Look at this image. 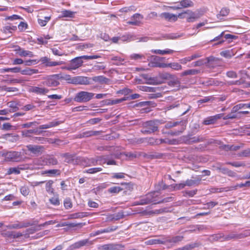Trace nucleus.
<instances>
[{
  "label": "nucleus",
  "mask_w": 250,
  "mask_h": 250,
  "mask_svg": "<svg viewBox=\"0 0 250 250\" xmlns=\"http://www.w3.org/2000/svg\"><path fill=\"white\" fill-rule=\"evenodd\" d=\"M159 195V192L153 191L147 194L145 196L142 198L139 201L135 202V205H144L149 203L160 204L164 202H167L168 200L164 199L162 200H158V196Z\"/></svg>",
  "instance_id": "nucleus-1"
},
{
  "label": "nucleus",
  "mask_w": 250,
  "mask_h": 250,
  "mask_svg": "<svg viewBox=\"0 0 250 250\" xmlns=\"http://www.w3.org/2000/svg\"><path fill=\"white\" fill-rule=\"evenodd\" d=\"M162 123L159 120H150L142 124L141 132L144 134H150L158 130L159 125Z\"/></svg>",
  "instance_id": "nucleus-2"
},
{
  "label": "nucleus",
  "mask_w": 250,
  "mask_h": 250,
  "mask_svg": "<svg viewBox=\"0 0 250 250\" xmlns=\"http://www.w3.org/2000/svg\"><path fill=\"white\" fill-rule=\"evenodd\" d=\"M94 96L93 93L82 91L76 94L74 100L78 103H86L90 101Z\"/></svg>",
  "instance_id": "nucleus-3"
},
{
  "label": "nucleus",
  "mask_w": 250,
  "mask_h": 250,
  "mask_svg": "<svg viewBox=\"0 0 250 250\" xmlns=\"http://www.w3.org/2000/svg\"><path fill=\"white\" fill-rule=\"evenodd\" d=\"M61 123V122L60 121H53L51 122L48 123L47 124L40 125L38 129H32V133L40 134L43 131L42 130H39V129H47L51 127H55L59 125Z\"/></svg>",
  "instance_id": "nucleus-4"
},
{
  "label": "nucleus",
  "mask_w": 250,
  "mask_h": 250,
  "mask_svg": "<svg viewBox=\"0 0 250 250\" xmlns=\"http://www.w3.org/2000/svg\"><path fill=\"white\" fill-rule=\"evenodd\" d=\"M5 159L10 161L18 162L21 159V152L9 151L4 154Z\"/></svg>",
  "instance_id": "nucleus-5"
},
{
  "label": "nucleus",
  "mask_w": 250,
  "mask_h": 250,
  "mask_svg": "<svg viewBox=\"0 0 250 250\" xmlns=\"http://www.w3.org/2000/svg\"><path fill=\"white\" fill-rule=\"evenodd\" d=\"M41 61L42 63L46 67H52L64 64L63 61L55 62L51 61V59L47 57H43L41 58Z\"/></svg>",
  "instance_id": "nucleus-6"
},
{
  "label": "nucleus",
  "mask_w": 250,
  "mask_h": 250,
  "mask_svg": "<svg viewBox=\"0 0 250 250\" xmlns=\"http://www.w3.org/2000/svg\"><path fill=\"white\" fill-rule=\"evenodd\" d=\"M201 181L200 179L197 180L188 179L184 183H181L175 185V188L177 189H180L184 188L186 186H192L198 184Z\"/></svg>",
  "instance_id": "nucleus-7"
},
{
  "label": "nucleus",
  "mask_w": 250,
  "mask_h": 250,
  "mask_svg": "<svg viewBox=\"0 0 250 250\" xmlns=\"http://www.w3.org/2000/svg\"><path fill=\"white\" fill-rule=\"evenodd\" d=\"M90 78L84 76H76L74 77V81H73L74 84H89L91 83L90 80Z\"/></svg>",
  "instance_id": "nucleus-8"
},
{
  "label": "nucleus",
  "mask_w": 250,
  "mask_h": 250,
  "mask_svg": "<svg viewBox=\"0 0 250 250\" xmlns=\"http://www.w3.org/2000/svg\"><path fill=\"white\" fill-rule=\"evenodd\" d=\"M83 63V61L81 60L80 57H76L70 61V63H69L70 67H69L68 69H71V70H76L81 67Z\"/></svg>",
  "instance_id": "nucleus-9"
},
{
  "label": "nucleus",
  "mask_w": 250,
  "mask_h": 250,
  "mask_svg": "<svg viewBox=\"0 0 250 250\" xmlns=\"http://www.w3.org/2000/svg\"><path fill=\"white\" fill-rule=\"evenodd\" d=\"M223 116V113L218 114L214 116H209L206 118L203 121V124L205 125H212L216 123L217 120L222 118Z\"/></svg>",
  "instance_id": "nucleus-10"
},
{
  "label": "nucleus",
  "mask_w": 250,
  "mask_h": 250,
  "mask_svg": "<svg viewBox=\"0 0 250 250\" xmlns=\"http://www.w3.org/2000/svg\"><path fill=\"white\" fill-rule=\"evenodd\" d=\"M118 229V227L117 226H111L109 227H107L106 228L101 229L100 230H97L95 232H93L90 233V236H95L99 234L104 233H109L111 232H113L116 230Z\"/></svg>",
  "instance_id": "nucleus-11"
},
{
  "label": "nucleus",
  "mask_w": 250,
  "mask_h": 250,
  "mask_svg": "<svg viewBox=\"0 0 250 250\" xmlns=\"http://www.w3.org/2000/svg\"><path fill=\"white\" fill-rule=\"evenodd\" d=\"M187 21L188 22H192L200 18V16L193 11L188 10L186 11Z\"/></svg>",
  "instance_id": "nucleus-12"
},
{
  "label": "nucleus",
  "mask_w": 250,
  "mask_h": 250,
  "mask_svg": "<svg viewBox=\"0 0 250 250\" xmlns=\"http://www.w3.org/2000/svg\"><path fill=\"white\" fill-rule=\"evenodd\" d=\"M7 105L9 107V112H14L18 110L21 106L19 102L15 101H10L7 103Z\"/></svg>",
  "instance_id": "nucleus-13"
},
{
  "label": "nucleus",
  "mask_w": 250,
  "mask_h": 250,
  "mask_svg": "<svg viewBox=\"0 0 250 250\" xmlns=\"http://www.w3.org/2000/svg\"><path fill=\"white\" fill-rule=\"evenodd\" d=\"M44 165H45L44 157L40 158H34L32 160V169L39 168Z\"/></svg>",
  "instance_id": "nucleus-14"
},
{
  "label": "nucleus",
  "mask_w": 250,
  "mask_h": 250,
  "mask_svg": "<svg viewBox=\"0 0 250 250\" xmlns=\"http://www.w3.org/2000/svg\"><path fill=\"white\" fill-rule=\"evenodd\" d=\"M101 131L89 130L84 131L80 134L77 135V138H82L85 137H89L93 136H96L100 134Z\"/></svg>",
  "instance_id": "nucleus-15"
},
{
  "label": "nucleus",
  "mask_w": 250,
  "mask_h": 250,
  "mask_svg": "<svg viewBox=\"0 0 250 250\" xmlns=\"http://www.w3.org/2000/svg\"><path fill=\"white\" fill-rule=\"evenodd\" d=\"M124 246L119 244L110 243L101 246L103 250H117L123 248Z\"/></svg>",
  "instance_id": "nucleus-16"
},
{
  "label": "nucleus",
  "mask_w": 250,
  "mask_h": 250,
  "mask_svg": "<svg viewBox=\"0 0 250 250\" xmlns=\"http://www.w3.org/2000/svg\"><path fill=\"white\" fill-rule=\"evenodd\" d=\"M29 223L17 222L13 224H9L6 226L8 229H19L22 228H25L29 225Z\"/></svg>",
  "instance_id": "nucleus-17"
},
{
  "label": "nucleus",
  "mask_w": 250,
  "mask_h": 250,
  "mask_svg": "<svg viewBox=\"0 0 250 250\" xmlns=\"http://www.w3.org/2000/svg\"><path fill=\"white\" fill-rule=\"evenodd\" d=\"M94 82L100 84H109L110 80L104 76H95L91 78Z\"/></svg>",
  "instance_id": "nucleus-18"
},
{
  "label": "nucleus",
  "mask_w": 250,
  "mask_h": 250,
  "mask_svg": "<svg viewBox=\"0 0 250 250\" xmlns=\"http://www.w3.org/2000/svg\"><path fill=\"white\" fill-rule=\"evenodd\" d=\"M44 157L45 165H56L58 163L57 159L52 155H47Z\"/></svg>",
  "instance_id": "nucleus-19"
},
{
  "label": "nucleus",
  "mask_w": 250,
  "mask_h": 250,
  "mask_svg": "<svg viewBox=\"0 0 250 250\" xmlns=\"http://www.w3.org/2000/svg\"><path fill=\"white\" fill-rule=\"evenodd\" d=\"M161 17L169 21H175L177 20V15L168 12L162 13Z\"/></svg>",
  "instance_id": "nucleus-20"
},
{
  "label": "nucleus",
  "mask_w": 250,
  "mask_h": 250,
  "mask_svg": "<svg viewBox=\"0 0 250 250\" xmlns=\"http://www.w3.org/2000/svg\"><path fill=\"white\" fill-rule=\"evenodd\" d=\"M211 58H206L205 59H200L191 63L192 66H200L206 64V62L211 61Z\"/></svg>",
  "instance_id": "nucleus-21"
},
{
  "label": "nucleus",
  "mask_w": 250,
  "mask_h": 250,
  "mask_svg": "<svg viewBox=\"0 0 250 250\" xmlns=\"http://www.w3.org/2000/svg\"><path fill=\"white\" fill-rule=\"evenodd\" d=\"M44 150V147L42 146L35 145L32 146V153L37 155L42 154Z\"/></svg>",
  "instance_id": "nucleus-22"
},
{
  "label": "nucleus",
  "mask_w": 250,
  "mask_h": 250,
  "mask_svg": "<svg viewBox=\"0 0 250 250\" xmlns=\"http://www.w3.org/2000/svg\"><path fill=\"white\" fill-rule=\"evenodd\" d=\"M152 53L157 54H160L162 55L165 54H172L174 51L169 49H167L166 50H160V49H152L151 50Z\"/></svg>",
  "instance_id": "nucleus-23"
},
{
  "label": "nucleus",
  "mask_w": 250,
  "mask_h": 250,
  "mask_svg": "<svg viewBox=\"0 0 250 250\" xmlns=\"http://www.w3.org/2000/svg\"><path fill=\"white\" fill-rule=\"evenodd\" d=\"M61 156L65 158L64 162L66 163H70L72 162L76 157V155L74 154H70L69 153H65L61 154Z\"/></svg>",
  "instance_id": "nucleus-24"
},
{
  "label": "nucleus",
  "mask_w": 250,
  "mask_h": 250,
  "mask_svg": "<svg viewBox=\"0 0 250 250\" xmlns=\"http://www.w3.org/2000/svg\"><path fill=\"white\" fill-rule=\"evenodd\" d=\"M168 187L163 182V180H161L158 182V183L155 185V191L159 192L161 190H164L167 188Z\"/></svg>",
  "instance_id": "nucleus-25"
},
{
  "label": "nucleus",
  "mask_w": 250,
  "mask_h": 250,
  "mask_svg": "<svg viewBox=\"0 0 250 250\" xmlns=\"http://www.w3.org/2000/svg\"><path fill=\"white\" fill-rule=\"evenodd\" d=\"M200 73V70L197 69H188L187 70L183 72H182L180 74L181 76H185L187 75H195Z\"/></svg>",
  "instance_id": "nucleus-26"
},
{
  "label": "nucleus",
  "mask_w": 250,
  "mask_h": 250,
  "mask_svg": "<svg viewBox=\"0 0 250 250\" xmlns=\"http://www.w3.org/2000/svg\"><path fill=\"white\" fill-rule=\"evenodd\" d=\"M90 243L88 239H83L75 243L73 245V249H79L81 247L86 245L87 244Z\"/></svg>",
  "instance_id": "nucleus-27"
},
{
  "label": "nucleus",
  "mask_w": 250,
  "mask_h": 250,
  "mask_svg": "<svg viewBox=\"0 0 250 250\" xmlns=\"http://www.w3.org/2000/svg\"><path fill=\"white\" fill-rule=\"evenodd\" d=\"M25 167H10L9 168L7 171V174H19L20 173L21 170H22L24 169H26Z\"/></svg>",
  "instance_id": "nucleus-28"
},
{
  "label": "nucleus",
  "mask_w": 250,
  "mask_h": 250,
  "mask_svg": "<svg viewBox=\"0 0 250 250\" xmlns=\"http://www.w3.org/2000/svg\"><path fill=\"white\" fill-rule=\"evenodd\" d=\"M88 213L87 212H77L72 213L69 215V219H77V218H82L88 216Z\"/></svg>",
  "instance_id": "nucleus-29"
},
{
  "label": "nucleus",
  "mask_w": 250,
  "mask_h": 250,
  "mask_svg": "<svg viewBox=\"0 0 250 250\" xmlns=\"http://www.w3.org/2000/svg\"><path fill=\"white\" fill-rule=\"evenodd\" d=\"M3 138L10 142H15L18 140L19 136L13 134H6L3 135Z\"/></svg>",
  "instance_id": "nucleus-30"
},
{
  "label": "nucleus",
  "mask_w": 250,
  "mask_h": 250,
  "mask_svg": "<svg viewBox=\"0 0 250 250\" xmlns=\"http://www.w3.org/2000/svg\"><path fill=\"white\" fill-rule=\"evenodd\" d=\"M42 174H48L49 176H53L54 175H60L61 174L60 170L59 169H49L43 171L42 172Z\"/></svg>",
  "instance_id": "nucleus-31"
},
{
  "label": "nucleus",
  "mask_w": 250,
  "mask_h": 250,
  "mask_svg": "<svg viewBox=\"0 0 250 250\" xmlns=\"http://www.w3.org/2000/svg\"><path fill=\"white\" fill-rule=\"evenodd\" d=\"M201 245L199 242H194L187 244L182 247V250H191L194 248L198 247Z\"/></svg>",
  "instance_id": "nucleus-32"
},
{
  "label": "nucleus",
  "mask_w": 250,
  "mask_h": 250,
  "mask_svg": "<svg viewBox=\"0 0 250 250\" xmlns=\"http://www.w3.org/2000/svg\"><path fill=\"white\" fill-rule=\"evenodd\" d=\"M208 58H211L212 59L211 61L206 62V65L209 68H214L217 65L218 60L212 56H210Z\"/></svg>",
  "instance_id": "nucleus-33"
},
{
  "label": "nucleus",
  "mask_w": 250,
  "mask_h": 250,
  "mask_svg": "<svg viewBox=\"0 0 250 250\" xmlns=\"http://www.w3.org/2000/svg\"><path fill=\"white\" fill-rule=\"evenodd\" d=\"M53 183L54 182L52 180H49L46 183V185H45L46 191L49 194H54V189L52 188V185H53Z\"/></svg>",
  "instance_id": "nucleus-34"
},
{
  "label": "nucleus",
  "mask_w": 250,
  "mask_h": 250,
  "mask_svg": "<svg viewBox=\"0 0 250 250\" xmlns=\"http://www.w3.org/2000/svg\"><path fill=\"white\" fill-rule=\"evenodd\" d=\"M48 90L44 88H41L36 86H32V92H35L39 94H44L47 93Z\"/></svg>",
  "instance_id": "nucleus-35"
},
{
  "label": "nucleus",
  "mask_w": 250,
  "mask_h": 250,
  "mask_svg": "<svg viewBox=\"0 0 250 250\" xmlns=\"http://www.w3.org/2000/svg\"><path fill=\"white\" fill-rule=\"evenodd\" d=\"M181 8H188L193 6V2L190 0H182L180 2Z\"/></svg>",
  "instance_id": "nucleus-36"
},
{
  "label": "nucleus",
  "mask_w": 250,
  "mask_h": 250,
  "mask_svg": "<svg viewBox=\"0 0 250 250\" xmlns=\"http://www.w3.org/2000/svg\"><path fill=\"white\" fill-rule=\"evenodd\" d=\"M149 66L153 67L166 68L167 67L166 63L161 62H155L151 61L149 64Z\"/></svg>",
  "instance_id": "nucleus-37"
},
{
  "label": "nucleus",
  "mask_w": 250,
  "mask_h": 250,
  "mask_svg": "<svg viewBox=\"0 0 250 250\" xmlns=\"http://www.w3.org/2000/svg\"><path fill=\"white\" fill-rule=\"evenodd\" d=\"M166 65L167 67H169L175 70H180L182 69V65L177 62H171L169 63H166Z\"/></svg>",
  "instance_id": "nucleus-38"
},
{
  "label": "nucleus",
  "mask_w": 250,
  "mask_h": 250,
  "mask_svg": "<svg viewBox=\"0 0 250 250\" xmlns=\"http://www.w3.org/2000/svg\"><path fill=\"white\" fill-rule=\"evenodd\" d=\"M75 12L68 10H64L61 11L62 17L72 18L74 17Z\"/></svg>",
  "instance_id": "nucleus-39"
},
{
  "label": "nucleus",
  "mask_w": 250,
  "mask_h": 250,
  "mask_svg": "<svg viewBox=\"0 0 250 250\" xmlns=\"http://www.w3.org/2000/svg\"><path fill=\"white\" fill-rule=\"evenodd\" d=\"M50 16H46L44 17V20L38 19V22L41 26H44L46 25L47 23L50 20Z\"/></svg>",
  "instance_id": "nucleus-40"
},
{
  "label": "nucleus",
  "mask_w": 250,
  "mask_h": 250,
  "mask_svg": "<svg viewBox=\"0 0 250 250\" xmlns=\"http://www.w3.org/2000/svg\"><path fill=\"white\" fill-rule=\"evenodd\" d=\"M224 35V32H223L219 35H218V36L216 37L213 39L211 40L210 42H215V41H219V42H217L216 44H222V43H223L225 42V41L222 39V38L223 37Z\"/></svg>",
  "instance_id": "nucleus-41"
},
{
  "label": "nucleus",
  "mask_w": 250,
  "mask_h": 250,
  "mask_svg": "<svg viewBox=\"0 0 250 250\" xmlns=\"http://www.w3.org/2000/svg\"><path fill=\"white\" fill-rule=\"evenodd\" d=\"M60 84L59 81L57 80H55L54 78L52 77L48 80L47 84L50 86H56Z\"/></svg>",
  "instance_id": "nucleus-42"
},
{
  "label": "nucleus",
  "mask_w": 250,
  "mask_h": 250,
  "mask_svg": "<svg viewBox=\"0 0 250 250\" xmlns=\"http://www.w3.org/2000/svg\"><path fill=\"white\" fill-rule=\"evenodd\" d=\"M224 239L226 240H229L232 239H240L239 234H235L234 233H231L229 234L226 235L224 236Z\"/></svg>",
  "instance_id": "nucleus-43"
},
{
  "label": "nucleus",
  "mask_w": 250,
  "mask_h": 250,
  "mask_svg": "<svg viewBox=\"0 0 250 250\" xmlns=\"http://www.w3.org/2000/svg\"><path fill=\"white\" fill-rule=\"evenodd\" d=\"M181 123H182L181 122H168L165 125V127L167 129H169L173 127L176 126Z\"/></svg>",
  "instance_id": "nucleus-44"
},
{
  "label": "nucleus",
  "mask_w": 250,
  "mask_h": 250,
  "mask_svg": "<svg viewBox=\"0 0 250 250\" xmlns=\"http://www.w3.org/2000/svg\"><path fill=\"white\" fill-rule=\"evenodd\" d=\"M184 238L183 236H176L172 237L171 239L168 240L169 243H176L181 241Z\"/></svg>",
  "instance_id": "nucleus-45"
},
{
  "label": "nucleus",
  "mask_w": 250,
  "mask_h": 250,
  "mask_svg": "<svg viewBox=\"0 0 250 250\" xmlns=\"http://www.w3.org/2000/svg\"><path fill=\"white\" fill-rule=\"evenodd\" d=\"M62 80H65L69 83L73 84L74 77H72L70 75L66 74L61 77Z\"/></svg>",
  "instance_id": "nucleus-46"
},
{
  "label": "nucleus",
  "mask_w": 250,
  "mask_h": 250,
  "mask_svg": "<svg viewBox=\"0 0 250 250\" xmlns=\"http://www.w3.org/2000/svg\"><path fill=\"white\" fill-rule=\"evenodd\" d=\"M21 68L20 67H15L13 68H7L3 69L2 72H11L13 73H18L20 72Z\"/></svg>",
  "instance_id": "nucleus-47"
},
{
  "label": "nucleus",
  "mask_w": 250,
  "mask_h": 250,
  "mask_svg": "<svg viewBox=\"0 0 250 250\" xmlns=\"http://www.w3.org/2000/svg\"><path fill=\"white\" fill-rule=\"evenodd\" d=\"M125 215L124 214L123 211H120L116 213L113 214V218L115 221L119 220L121 219L124 218Z\"/></svg>",
  "instance_id": "nucleus-48"
},
{
  "label": "nucleus",
  "mask_w": 250,
  "mask_h": 250,
  "mask_svg": "<svg viewBox=\"0 0 250 250\" xmlns=\"http://www.w3.org/2000/svg\"><path fill=\"white\" fill-rule=\"evenodd\" d=\"M229 12V10L227 8H223L220 12V14L217 15V18H219L220 16H226L228 15Z\"/></svg>",
  "instance_id": "nucleus-49"
},
{
  "label": "nucleus",
  "mask_w": 250,
  "mask_h": 250,
  "mask_svg": "<svg viewBox=\"0 0 250 250\" xmlns=\"http://www.w3.org/2000/svg\"><path fill=\"white\" fill-rule=\"evenodd\" d=\"M123 189L120 187H113L108 189V192L110 193H117L122 190Z\"/></svg>",
  "instance_id": "nucleus-50"
},
{
  "label": "nucleus",
  "mask_w": 250,
  "mask_h": 250,
  "mask_svg": "<svg viewBox=\"0 0 250 250\" xmlns=\"http://www.w3.org/2000/svg\"><path fill=\"white\" fill-rule=\"evenodd\" d=\"M160 77L161 78L166 80L173 79L174 78V75L168 73H162L160 75Z\"/></svg>",
  "instance_id": "nucleus-51"
},
{
  "label": "nucleus",
  "mask_w": 250,
  "mask_h": 250,
  "mask_svg": "<svg viewBox=\"0 0 250 250\" xmlns=\"http://www.w3.org/2000/svg\"><path fill=\"white\" fill-rule=\"evenodd\" d=\"M102 170V168L101 167H93L86 170V172L90 174H94L97 172L101 171Z\"/></svg>",
  "instance_id": "nucleus-52"
},
{
  "label": "nucleus",
  "mask_w": 250,
  "mask_h": 250,
  "mask_svg": "<svg viewBox=\"0 0 250 250\" xmlns=\"http://www.w3.org/2000/svg\"><path fill=\"white\" fill-rule=\"evenodd\" d=\"M111 60L112 61H115L117 62L114 63V64H116L117 65H119L120 64H122V62H124V60L119 57L118 56H115L112 57L111 59Z\"/></svg>",
  "instance_id": "nucleus-53"
},
{
  "label": "nucleus",
  "mask_w": 250,
  "mask_h": 250,
  "mask_svg": "<svg viewBox=\"0 0 250 250\" xmlns=\"http://www.w3.org/2000/svg\"><path fill=\"white\" fill-rule=\"evenodd\" d=\"M80 59L81 60L82 59H85V60H93V59H96L100 58V56L98 55H91V56H87V55H84L80 56Z\"/></svg>",
  "instance_id": "nucleus-54"
},
{
  "label": "nucleus",
  "mask_w": 250,
  "mask_h": 250,
  "mask_svg": "<svg viewBox=\"0 0 250 250\" xmlns=\"http://www.w3.org/2000/svg\"><path fill=\"white\" fill-rule=\"evenodd\" d=\"M49 201L53 205L58 206L60 205V200L58 196H55L50 198Z\"/></svg>",
  "instance_id": "nucleus-55"
},
{
  "label": "nucleus",
  "mask_w": 250,
  "mask_h": 250,
  "mask_svg": "<svg viewBox=\"0 0 250 250\" xmlns=\"http://www.w3.org/2000/svg\"><path fill=\"white\" fill-rule=\"evenodd\" d=\"M64 206L66 209H69L72 208V204L70 199L66 198L64 200Z\"/></svg>",
  "instance_id": "nucleus-56"
},
{
  "label": "nucleus",
  "mask_w": 250,
  "mask_h": 250,
  "mask_svg": "<svg viewBox=\"0 0 250 250\" xmlns=\"http://www.w3.org/2000/svg\"><path fill=\"white\" fill-rule=\"evenodd\" d=\"M22 154L30 155L31 153V146L29 145L22 149Z\"/></svg>",
  "instance_id": "nucleus-57"
},
{
  "label": "nucleus",
  "mask_w": 250,
  "mask_h": 250,
  "mask_svg": "<svg viewBox=\"0 0 250 250\" xmlns=\"http://www.w3.org/2000/svg\"><path fill=\"white\" fill-rule=\"evenodd\" d=\"M157 88L155 87L150 86H144L143 87L142 90L146 92H156Z\"/></svg>",
  "instance_id": "nucleus-58"
},
{
  "label": "nucleus",
  "mask_w": 250,
  "mask_h": 250,
  "mask_svg": "<svg viewBox=\"0 0 250 250\" xmlns=\"http://www.w3.org/2000/svg\"><path fill=\"white\" fill-rule=\"evenodd\" d=\"M204 141V139L202 137H194L193 138H191L189 139V141L192 143H195L200 142H202Z\"/></svg>",
  "instance_id": "nucleus-59"
},
{
  "label": "nucleus",
  "mask_w": 250,
  "mask_h": 250,
  "mask_svg": "<svg viewBox=\"0 0 250 250\" xmlns=\"http://www.w3.org/2000/svg\"><path fill=\"white\" fill-rule=\"evenodd\" d=\"M227 77L230 78H236L237 77V74L235 71H229L226 73Z\"/></svg>",
  "instance_id": "nucleus-60"
},
{
  "label": "nucleus",
  "mask_w": 250,
  "mask_h": 250,
  "mask_svg": "<svg viewBox=\"0 0 250 250\" xmlns=\"http://www.w3.org/2000/svg\"><path fill=\"white\" fill-rule=\"evenodd\" d=\"M240 156L250 157V148H248L243 150L240 154Z\"/></svg>",
  "instance_id": "nucleus-61"
},
{
  "label": "nucleus",
  "mask_w": 250,
  "mask_h": 250,
  "mask_svg": "<svg viewBox=\"0 0 250 250\" xmlns=\"http://www.w3.org/2000/svg\"><path fill=\"white\" fill-rule=\"evenodd\" d=\"M246 77L244 76H241L240 78L238 80L234 81L235 85H241L245 83Z\"/></svg>",
  "instance_id": "nucleus-62"
},
{
  "label": "nucleus",
  "mask_w": 250,
  "mask_h": 250,
  "mask_svg": "<svg viewBox=\"0 0 250 250\" xmlns=\"http://www.w3.org/2000/svg\"><path fill=\"white\" fill-rule=\"evenodd\" d=\"M22 135L24 137H30L31 136V130L24 129L22 131Z\"/></svg>",
  "instance_id": "nucleus-63"
},
{
  "label": "nucleus",
  "mask_w": 250,
  "mask_h": 250,
  "mask_svg": "<svg viewBox=\"0 0 250 250\" xmlns=\"http://www.w3.org/2000/svg\"><path fill=\"white\" fill-rule=\"evenodd\" d=\"M250 236V230H246L243 232L239 233V238L241 239Z\"/></svg>",
  "instance_id": "nucleus-64"
}]
</instances>
